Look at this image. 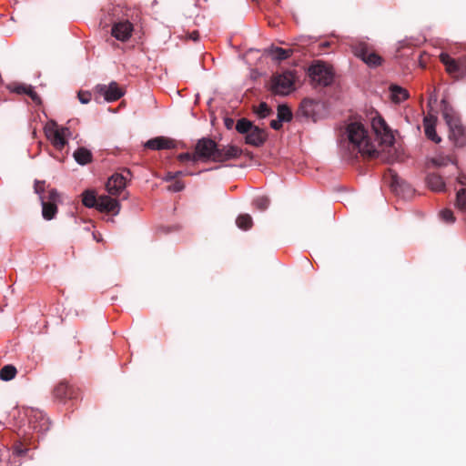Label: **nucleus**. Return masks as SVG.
I'll list each match as a JSON object with an SVG mask.
<instances>
[{
	"instance_id": "obj_45",
	"label": "nucleus",
	"mask_w": 466,
	"mask_h": 466,
	"mask_svg": "<svg viewBox=\"0 0 466 466\" xmlns=\"http://www.w3.org/2000/svg\"><path fill=\"white\" fill-rule=\"evenodd\" d=\"M199 37V35H198V32L197 31H194L191 35H190V38L194 41H197Z\"/></svg>"
},
{
	"instance_id": "obj_7",
	"label": "nucleus",
	"mask_w": 466,
	"mask_h": 466,
	"mask_svg": "<svg viewBox=\"0 0 466 466\" xmlns=\"http://www.w3.org/2000/svg\"><path fill=\"white\" fill-rule=\"evenodd\" d=\"M371 127L381 145L390 147L394 142L392 131L386 121L379 115L371 118Z\"/></svg>"
},
{
	"instance_id": "obj_28",
	"label": "nucleus",
	"mask_w": 466,
	"mask_h": 466,
	"mask_svg": "<svg viewBox=\"0 0 466 466\" xmlns=\"http://www.w3.org/2000/svg\"><path fill=\"white\" fill-rule=\"evenodd\" d=\"M16 369L12 365H5L0 370V379L5 381L11 380L15 377Z\"/></svg>"
},
{
	"instance_id": "obj_23",
	"label": "nucleus",
	"mask_w": 466,
	"mask_h": 466,
	"mask_svg": "<svg viewBox=\"0 0 466 466\" xmlns=\"http://www.w3.org/2000/svg\"><path fill=\"white\" fill-rule=\"evenodd\" d=\"M74 158L79 165H86L92 160V153L86 147H79L74 152Z\"/></svg>"
},
{
	"instance_id": "obj_5",
	"label": "nucleus",
	"mask_w": 466,
	"mask_h": 466,
	"mask_svg": "<svg viewBox=\"0 0 466 466\" xmlns=\"http://www.w3.org/2000/svg\"><path fill=\"white\" fill-rule=\"evenodd\" d=\"M295 74L286 71L271 78L270 89L275 95L287 96L294 90Z\"/></svg>"
},
{
	"instance_id": "obj_21",
	"label": "nucleus",
	"mask_w": 466,
	"mask_h": 466,
	"mask_svg": "<svg viewBox=\"0 0 466 466\" xmlns=\"http://www.w3.org/2000/svg\"><path fill=\"white\" fill-rule=\"evenodd\" d=\"M390 97L394 103H401L409 98V92L407 89L397 86L391 85L390 86Z\"/></svg>"
},
{
	"instance_id": "obj_11",
	"label": "nucleus",
	"mask_w": 466,
	"mask_h": 466,
	"mask_svg": "<svg viewBox=\"0 0 466 466\" xmlns=\"http://www.w3.org/2000/svg\"><path fill=\"white\" fill-rule=\"evenodd\" d=\"M134 30L133 24L127 19H118L113 22L111 35L119 41H127Z\"/></svg>"
},
{
	"instance_id": "obj_16",
	"label": "nucleus",
	"mask_w": 466,
	"mask_h": 466,
	"mask_svg": "<svg viewBox=\"0 0 466 466\" xmlns=\"http://www.w3.org/2000/svg\"><path fill=\"white\" fill-rule=\"evenodd\" d=\"M440 59L441 63L445 66L446 71L451 76L456 78H461L459 59H454L446 53H441L440 55Z\"/></svg>"
},
{
	"instance_id": "obj_40",
	"label": "nucleus",
	"mask_w": 466,
	"mask_h": 466,
	"mask_svg": "<svg viewBox=\"0 0 466 466\" xmlns=\"http://www.w3.org/2000/svg\"><path fill=\"white\" fill-rule=\"evenodd\" d=\"M178 159L181 160V161H197V157H196V154L195 155H191L189 153H182L178 156Z\"/></svg>"
},
{
	"instance_id": "obj_6",
	"label": "nucleus",
	"mask_w": 466,
	"mask_h": 466,
	"mask_svg": "<svg viewBox=\"0 0 466 466\" xmlns=\"http://www.w3.org/2000/svg\"><path fill=\"white\" fill-rule=\"evenodd\" d=\"M45 134L57 149L64 148L67 143V137L72 135L68 127H59L56 122H50L45 127Z\"/></svg>"
},
{
	"instance_id": "obj_27",
	"label": "nucleus",
	"mask_w": 466,
	"mask_h": 466,
	"mask_svg": "<svg viewBox=\"0 0 466 466\" xmlns=\"http://www.w3.org/2000/svg\"><path fill=\"white\" fill-rule=\"evenodd\" d=\"M97 198L94 190H86L82 194V203L86 208L97 207Z\"/></svg>"
},
{
	"instance_id": "obj_3",
	"label": "nucleus",
	"mask_w": 466,
	"mask_h": 466,
	"mask_svg": "<svg viewBox=\"0 0 466 466\" xmlns=\"http://www.w3.org/2000/svg\"><path fill=\"white\" fill-rule=\"evenodd\" d=\"M236 130L240 134H245L246 143L254 147L261 146L267 137V135L262 128L254 126L246 118H241L237 122Z\"/></svg>"
},
{
	"instance_id": "obj_43",
	"label": "nucleus",
	"mask_w": 466,
	"mask_h": 466,
	"mask_svg": "<svg viewBox=\"0 0 466 466\" xmlns=\"http://www.w3.org/2000/svg\"><path fill=\"white\" fill-rule=\"evenodd\" d=\"M457 182L461 186H466V175L460 173L456 178Z\"/></svg>"
},
{
	"instance_id": "obj_29",
	"label": "nucleus",
	"mask_w": 466,
	"mask_h": 466,
	"mask_svg": "<svg viewBox=\"0 0 466 466\" xmlns=\"http://www.w3.org/2000/svg\"><path fill=\"white\" fill-rule=\"evenodd\" d=\"M236 223L239 228L248 230L252 227V218L248 214L239 215Z\"/></svg>"
},
{
	"instance_id": "obj_13",
	"label": "nucleus",
	"mask_w": 466,
	"mask_h": 466,
	"mask_svg": "<svg viewBox=\"0 0 466 466\" xmlns=\"http://www.w3.org/2000/svg\"><path fill=\"white\" fill-rule=\"evenodd\" d=\"M95 91L106 102L116 101L124 96L123 90L116 82H111L109 85H97Z\"/></svg>"
},
{
	"instance_id": "obj_39",
	"label": "nucleus",
	"mask_w": 466,
	"mask_h": 466,
	"mask_svg": "<svg viewBox=\"0 0 466 466\" xmlns=\"http://www.w3.org/2000/svg\"><path fill=\"white\" fill-rule=\"evenodd\" d=\"M459 66H460L461 77L466 76V57L465 56L459 59Z\"/></svg>"
},
{
	"instance_id": "obj_14",
	"label": "nucleus",
	"mask_w": 466,
	"mask_h": 466,
	"mask_svg": "<svg viewBox=\"0 0 466 466\" xmlns=\"http://www.w3.org/2000/svg\"><path fill=\"white\" fill-rule=\"evenodd\" d=\"M96 209L101 212H110L116 215L120 211V204L111 197L102 195L97 198Z\"/></svg>"
},
{
	"instance_id": "obj_36",
	"label": "nucleus",
	"mask_w": 466,
	"mask_h": 466,
	"mask_svg": "<svg viewBox=\"0 0 466 466\" xmlns=\"http://www.w3.org/2000/svg\"><path fill=\"white\" fill-rule=\"evenodd\" d=\"M45 184L46 182L44 180H35L34 185V190L35 193L39 195V198H43L42 194L45 191Z\"/></svg>"
},
{
	"instance_id": "obj_9",
	"label": "nucleus",
	"mask_w": 466,
	"mask_h": 466,
	"mask_svg": "<svg viewBox=\"0 0 466 466\" xmlns=\"http://www.w3.org/2000/svg\"><path fill=\"white\" fill-rule=\"evenodd\" d=\"M25 415L28 417V428L33 431L44 433L49 430V420L42 411L31 409L25 411Z\"/></svg>"
},
{
	"instance_id": "obj_4",
	"label": "nucleus",
	"mask_w": 466,
	"mask_h": 466,
	"mask_svg": "<svg viewBox=\"0 0 466 466\" xmlns=\"http://www.w3.org/2000/svg\"><path fill=\"white\" fill-rule=\"evenodd\" d=\"M309 76L314 85L327 86L332 83L334 74L329 65L317 61L309 66Z\"/></svg>"
},
{
	"instance_id": "obj_19",
	"label": "nucleus",
	"mask_w": 466,
	"mask_h": 466,
	"mask_svg": "<svg viewBox=\"0 0 466 466\" xmlns=\"http://www.w3.org/2000/svg\"><path fill=\"white\" fill-rule=\"evenodd\" d=\"M10 90L19 95H27L35 103H40V97L31 85L17 84L10 87Z\"/></svg>"
},
{
	"instance_id": "obj_25",
	"label": "nucleus",
	"mask_w": 466,
	"mask_h": 466,
	"mask_svg": "<svg viewBox=\"0 0 466 466\" xmlns=\"http://www.w3.org/2000/svg\"><path fill=\"white\" fill-rule=\"evenodd\" d=\"M54 394L56 399L61 400L70 398L72 390L70 386L66 382H60L54 390Z\"/></svg>"
},
{
	"instance_id": "obj_12",
	"label": "nucleus",
	"mask_w": 466,
	"mask_h": 466,
	"mask_svg": "<svg viewBox=\"0 0 466 466\" xmlns=\"http://www.w3.org/2000/svg\"><path fill=\"white\" fill-rule=\"evenodd\" d=\"M354 54L369 66H377L381 64V57L371 51L366 44L360 43L354 46Z\"/></svg>"
},
{
	"instance_id": "obj_32",
	"label": "nucleus",
	"mask_w": 466,
	"mask_h": 466,
	"mask_svg": "<svg viewBox=\"0 0 466 466\" xmlns=\"http://www.w3.org/2000/svg\"><path fill=\"white\" fill-rule=\"evenodd\" d=\"M254 206L256 208L263 211L269 206V199L266 196H258L254 199Z\"/></svg>"
},
{
	"instance_id": "obj_31",
	"label": "nucleus",
	"mask_w": 466,
	"mask_h": 466,
	"mask_svg": "<svg viewBox=\"0 0 466 466\" xmlns=\"http://www.w3.org/2000/svg\"><path fill=\"white\" fill-rule=\"evenodd\" d=\"M278 118L283 122H289L292 119V113L286 105H279L278 106Z\"/></svg>"
},
{
	"instance_id": "obj_41",
	"label": "nucleus",
	"mask_w": 466,
	"mask_h": 466,
	"mask_svg": "<svg viewBox=\"0 0 466 466\" xmlns=\"http://www.w3.org/2000/svg\"><path fill=\"white\" fill-rule=\"evenodd\" d=\"M180 175H184V173L182 171H177V172H167L165 176V180L166 181H170V180H173L175 179L177 176H180Z\"/></svg>"
},
{
	"instance_id": "obj_10",
	"label": "nucleus",
	"mask_w": 466,
	"mask_h": 466,
	"mask_svg": "<svg viewBox=\"0 0 466 466\" xmlns=\"http://www.w3.org/2000/svg\"><path fill=\"white\" fill-rule=\"evenodd\" d=\"M131 176L129 171L126 172V175L121 173L113 174L106 184V191L111 196H119L127 187V181Z\"/></svg>"
},
{
	"instance_id": "obj_46",
	"label": "nucleus",
	"mask_w": 466,
	"mask_h": 466,
	"mask_svg": "<svg viewBox=\"0 0 466 466\" xmlns=\"http://www.w3.org/2000/svg\"><path fill=\"white\" fill-rule=\"evenodd\" d=\"M119 12H123V10L120 8V7H115L113 9V15L114 16H116L119 15Z\"/></svg>"
},
{
	"instance_id": "obj_26",
	"label": "nucleus",
	"mask_w": 466,
	"mask_h": 466,
	"mask_svg": "<svg viewBox=\"0 0 466 466\" xmlns=\"http://www.w3.org/2000/svg\"><path fill=\"white\" fill-rule=\"evenodd\" d=\"M455 208L461 213L466 215V188L462 187L456 193Z\"/></svg>"
},
{
	"instance_id": "obj_38",
	"label": "nucleus",
	"mask_w": 466,
	"mask_h": 466,
	"mask_svg": "<svg viewBox=\"0 0 466 466\" xmlns=\"http://www.w3.org/2000/svg\"><path fill=\"white\" fill-rule=\"evenodd\" d=\"M182 181H175L172 185L168 186L167 189L172 192H179L184 188Z\"/></svg>"
},
{
	"instance_id": "obj_20",
	"label": "nucleus",
	"mask_w": 466,
	"mask_h": 466,
	"mask_svg": "<svg viewBox=\"0 0 466 466\" xmlns=\"http://www.w3.org/2000/svg\"><path fill=\"white\" fill-rule=\"evenodd\" d=\"M428 187L435 192H441L445 190L446 185L443 178L438 174H430L427 177Z\"/></svg>"
},
{
	"instance_id": "obj_42",
	"label": "nucleus",
	"mask_w": 466,
	"mask_h": 466,
	"mask_svg": "<svg viewBox=\"0 0 466 466\" xmlns=\"http://www.w3.org/2000/svg\"><path fill=\"white\" fill-rule=\"evenodd\" d=\"M282 123H283V121L280 120L279 118L274 119V120H271L270 127L275 130H279L282 127Z\"/></svg>"
},
{
	"instance_id": "obj_22",
	"label": "nucleus",
	"mask_w": 466,
	"mask_h": 466,
	"mask_svg": "<svg viewBox=\"0 0 466 466\" xmlns=\"http://www.w3.org/2000/svg\"><path fill=\"white\" fill-rule=\"evenodd\" d=\"M268 52L272 59L276 61H283L292 55L291 49H284L278 46H272Z\"/></svg>"
},
{
	"instance_id": "obj_8",
	"label": "nucleus",
	"mask_w": 466,
	"mask_h": 466,
	"mask_svg": "<svg viewBox=\"0 0 466 466\" xmlns=\"http://www.w3.org/2000/svg\"><path fill=\"white\" fill-rule=\"evenodd\" d=\"M195 154L198 160L203 159L217 162L218 146L212 139L202 138L196 146Z\"/></svg>"
},
{
	"instance_id": "obj_24",
	"label": "nucleus",
	"mask_w": 466,
	"mask_h": 466,
	"mask_svg": "<svg viewBox=\"0 0 466 466\" xmlns=\"http://www.w3.org/2000/svg\"><path fill=\"white\" fill-rule=\"evenodd\" d=\"M41 205L43 218L46 220L54 218L57 212V206L55 203L46 202L44 198H41Z\"/></svg>"
},
{
	"instance_id": "obj_18",
	"label": "nucleus",
	"mask_w": 466,
	"mask_h": 466,
	"mask_svg": "<svg viewBox=\"0 0 466 466\" xmlns=\"http://www.w3.org/2000/svg\"><path fill=\"white\" fill-rule=\"evenodd\" d=\"M241 155V150L236 146H226L222 148L218 147L217 162H224L229 159L237 158Z\"/></svg>"
},
{
	"instance_id": "obj_34",
	"label": "nucleus",
	"mask_w": 466,
	"mask_h": 466,
	"mask_svg": "<svg viewBox=\"0 0 466 466\" xmlns=\"http://www.w3.org/2000/svg\"><path fill=\"white\" fill-rule=\"evenodd\" d=\"M269 112L270 108L268 107L267 103L264 102L260 103L256 110V114L261 118L266 117L269 114Z\"/></svg>"
},
{
	"instance_id": "obj_30",
	"label": "nucleus",
	"mask_w": 466,
	"mask_h": 466,
	"mask_svg": "<svg viewBox=\"0 0 466 466\" xmlns=\"http://www.w3.org/2000/svg\"><path fill=\"white\" fill-rule=\"evenodd\" d=\"M431 162L436 167H444L447 166L449 163L456 165V161L453 160L451 157L445 156V155H438L435 157L431 159Z\"/></svg>"
},
{
	"instance_id": "obj_44",
	"label": "nucleus",
	"mask_w": 466,
	"mask_h": 466,
	"mask_svg": "<svg viewBox=\"0 0 466 466\" xmlns=\"http://www.w3.org/2000/svg\"><path fill=\"white\" fill-rule=\"evenodd\" d=\"M25 452V450H22V449H19V448H15V451H14V453L18 455V456L23 455Z\"/></svg>"
},
{
	"instance_id": "obj_37",
	"label": "nucleus",
	"mask_w": 466,
	"mask_h": 466,
	"mask_svg": "<svg viewBox=\"0 0 466 466\" xmlns=\"http://www.w3.org/2000/svg\"><path fill=\"white\" fill-rule=\"evenodd\" d=\"M78 99L82 104H87L91 100V94L86 91L78 92Z\"/></svg>"
},
{
	"instance_id": "obj_15",
	"label": "nucleus",
	"mask_w": 466,
	"mask_h": 466,
	"mask_svg": "<svg viewBox=\"0 0 466 466\" xmlns=\"http://www.w3.org/2000/svg\"><path fill=\"white\" fill-rule=\"evenodd\" d=\"M437 117L428 115L423 119V127L426 137L435 143H440L441 138L436 133Z\"/></svg>"
},
{
	"instance_id": "obj_2",
	"label": "nucleus",
	"mask_w": 466,
	"mask_h": 466,
	"mask_svg": "<svg viewBox=\"0 0 466 466\" xmlns=\"http://www.w3.org/2000/svg\"><path fill=\"white\" fill-rule=\"evenodd\" d=\"M443 118L449 127V139L455 147H462L466 145V129L452 107L447 105L442 108Z\"/></svg>"
},
{
	"instance_id": "obj_1",
	"label": "nucleus",
	"mask_w": 466,
	"mask_h": 466,
	"mask_svg": "<svg viewBox=\"0 0 466 466\" xmlns=\"http://www.w3.org/2000/svg\"><path fill=\"white\" fill-rule=\"evenodd\" d=\"M346 135L350 145L362 156L375 157L378 149L368 135V131L360 122H352L347 126Z\"/></svg>"
},
{
	"instance_id": "obj_17",
	"label": "nucleus",
	"mask_w": 466,
	"mask_h": 466,
	"mask_svg": "<svg viewBox=\"0 0 466 466\" xmlns=\"http://www.w3.org/2000/svg\"><path fill=\"white\" fill-rule=\"evenodd\" d=\"M145 147L152 150L170 149L175 147V142L167 137H157L147 141Z\"/></svg>"
},
{
	"instance_id": "obj_47",
	"label": "nucleus",
	"mask_w": 466,
	"mask_h": 466,
	"mask_svg": "<svg viewBox=\"0 0 466 466\" xmlns=\"http://www.w3.org/2000/svg\"><path fill=\"white\" fill-rule=\"evenodd\" d=\"M309 103H311V101H310V100H308V99H305V100L303 101V104H304V105L309 104Z\"/></svg>"
},
{
	"instance_id": "obj_35",
	"label": "nucleus",
	"mask_w": 466,
	"mask_h": 466,
	"mask_svg": "<svg viewBox=\"0 0 466 466\" xmlns=\"http://www.w3.org/2000/svg\"><path fill=\"white\" fill-rule=\"evenodd\" d=\"M46 202L55 203L56 205H57V203L60 202V196L56 189L52 188L51 190H49L48 199L46 200Z\"/></svg>"
},
{
	"instance_id": "obj_33",
	"label": "nucleus",
	"mask_w": 466,
	"mask_h": 466,
	"mask_svg": "<svg viewBox=\"0 0 466 466\" xmlns=\"http://www.w3.org/2000/svg\"><path fill=\"white\" fill-rule=\"evenodd\" d=\"M440 216L443 221L446 223H454L455 222V217L453 215V212L451 209H443L441 211Z\"/></svg>"
}]
</instances>
